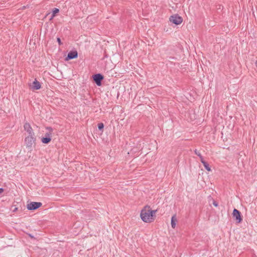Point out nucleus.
<instances>
[{"instance_id":"1","label":"nucleus","mask_w":257,"mask_h":257,"mask_svg":"<svg viewBox=\"0 0 257 257\" xmlns=\"http://www.w3.org/2000/svg\"><path fill=\"white\" fill-rule=\"evenodd\" d=\"M157 210H152L149 206H146L142 210L140 216L142 220L146 223H151L154 221Z\"/></svg>"},{"instance_id":"2","label":"nucleus","mask_w":257,"mask_h":257,"mask_svg":"<svg viewBox=\"0 0 257 257\" xmlns=\"http://www.w3.org/2000/svg\"><path fill=\"white\" fill-rule=\"evenodd\" d=\"M35 135H28L25 139V143L28 148H31L32 146L35 144L36 142Z\"/></svg>"},{"instance_id":"3","label":"nucleus","mask_w":257,"mask_h":257,"mask_svg":"<svg viewBox=\"0 0 257 257\" xmlns=\"http://www.w3.org/2000/svg\"><path fill=\"white\" fill-rule=\"evenodd\" d=\"M169 20L172 23L176 25H178L182 23L183 21V19L178 15H174L170 17V18H169Z\"/></svg>"},{"instance_id":"4","label":"nucleus","mask_w":257,"mask_h":257,"mask_svg":"<svg viewBox=\"0 0 257 257\" xmlns=\"http://www.w3.org/2000/svg\"><path fill=\"white\" fill-rule=\"evenodd\" d=\"M41 202H31L27 204V209L29 210H36L42 206Z\"/></svg>"},{"instance_id":"5","label":"nucleus","mask_w":257,"mask_h":257,"mask_svg":"<svg viewBox=\"0 0 257 257\" xmlns=\"http://www.w3.org/2000/svg\"><path fill=\"white\" fill-rule=\"evenodd\" d=\"M93 80L97 86L101 85V81L103 79L104 77L101 74H96L93 76Z\"/></svg>"},{"instance_id":"6","label":"nucleus","mask_w":257,"mask_h":257,"mask_svg":"<svg viewBox=\"0 0 257 257\" xmlns=\"http://www.w3.org/2000/svg\"><path fill=\"white\" fill-rule=\"evenodd\" d=\"M232 215L235 218L237 223H240L242 221L240 212L236 209H234L233 210Z\"/></svg>"},{"instance_id":"7","label":"nucleus","mask_w":257,"mask_h":257,"mask_svg":"<svg viewBox=\"0 0 257 257\" xmlns=\"http://www.w3.org/2000/svg\"><path fill=\"white\" fill-rule=\"evenodd\" d=\"M24 130L25 131H26L27 132V133L28 134V135H35V133L33 132V130L29 123H28V122L25 123V124L24 125Z\"/></svg>"},{"instance_id":"8","label":"nucleus","mask_w":257,"mask_h":257,"mask_svg":"<svg viewBox=\"0 0 257 257\" xmlns=\"http://www.w3.org/2000/svg\"><path fill=\"white\" fill-rule=\"evenodd\" d=\"M78 57V53L76 51H70L68 53L67 56L65 58L66 61L69 60L73 59L74 58H76Z\"/></svg>"},{"instance_id":"9","label":"nucleus","mask_w":257,"mask_h":257,"mask_svg":"<svg viewBox=\"0 0 257 257\" xmlns=\"http://www.w3.org/2000/svg\"><path fill=\"white\" fill-rule=\"evenodd\" d=\"M31 87L33 90H38L41 88V84L36 79H35L34 81L32 83V84L31 85Z\"/></svg>"},{"instance_id":"10","label":"nucleus","mask_w":257,"mask_h":257,"mask_svg":"<svg viewBox=\"0 0 257 257\" xmlns=\"http://www.w3.org/2000/svg\"><path fill=\"white\" fill-rule=\"evenodd\" d=\"M177 220L175 216H172L171 218V226L173 228H175L176 227V222Z\"/></svg>"},{"instance_id":"11","label":"nucleus","mask_w":257,"mask_h":257,"mask_svg":"<svg viewBox=\"0 0 257 257\" xmlns=\"http://www.w3.org/2000/svg\"><path fill=\"white\" fill-rule=\"evenodd\" d=\"M51 140V138L43 137L42 138V142L44 144H48Z\"/></svg>"},{"instance_id":"12","label":"nucleus","mask_w":257,"mask_h":257,"mask_svg":"<svg viewBox=\"0 0 257 257\" xmlns=\"http://www.w3.org/2000/svg\"><path fill=\"white\" fill-rule=\"evenodd\" d=\"M47 129L49 130V132L45 134V137L51 138V133L52 132V128L51 127H47Z\"/></svg>"},{"instance_id":"13","label":"nucleus","mask_w":257,"mask_h":257,"mask_svg":"<svg viewBox=\"0 0 257 257\" xmlns=\"http://www.w3.org/2000/svg\"><path fill=\"white\" fill-rule=\"evenodd\" d=\"M203 165L205 168L208 171H211V169L209 167V164L207 162H203Z\"/></svg>"},{"instance_id":"14","label":"nucleus","mask_w":257,"mask_h":257,"mask_svg":"<svg viewBox=\"0 0 257 257\" xmlns=\"http://www.w3.org/2000/svg\"><path fill=\"white\" fill-rule=\"evenodd\" d=\"M59 12V10L57 8H54L52 11V18L55 16V15Z\"/></svg>"},{"instance_id":"15","label":"nucleus","mask_w":257,"mask_h":257,"mask_svg":"<svg viewBox=\"0 0 257 257\" xmlns=\"http://www.w3.org/2000/svg\"><path fill=\"white\" fill-rule=\"evenodd\" d=\"M104 127V124L103 123H99L98 124V128L99 130H102Z\"/></svg>"},{"instance_id":"16","label":"nucleus","mask_w":257,"mask_h":257,"mask_svg":"<svg viewBox=\"0 0 257 257\" xmlns=\"http://www.w3.org/2000/svg\"><path fill=\"white\" fill-rule=\"evenodd\" d=\"M194 153L196 155H197L199 157H201L202 155L200 153L199 151H198L196 149L195 150Z\"/></svg>"},{"instance_id":"17","label":"nucleus","mask_w":257,"mask_h":257,"mask_svg":"<svg viewBox=\"0 0 257 257\" xmlns=\"http://www.w3.org/2000/svg\"><path fill=\"white\" fill-rule=\"evenodd\" d=\"M200 159V161L203 164V162H206V161H205L203 159V157L201 156V157H199Z\"/></svg>"},{"instance_id":"18","label":"nucleus","mask_w":257,"mask_h":257,"mask_svg":"<svg viewBox=\"0 0 257 257\" xmlns=\"http://www.w3.org/2000/svg\"><path fill=\"white\" fill-rule=\"evenodd\" d=\"M57 42H58V43H59V44L60 45L62 44V43H61V39H60V38H57Z\"/></svg>"},{"instance_id":"19","label":"nucleus","mask_w":257,"mask_h":257,"mask_svg":"<svg viewBox=\"0 0 257 257\" xmlns=\"http://www.w3.org/2000/svg\"><path fill=\"white\" fill-rule=\"evenodd\" d=\"M213 205H214V206H215V207L218 206V203H217L216 201H213Z\"/></svg>"},{"instance_id":"20","label":"nucleus","mask_w":257,"mask_h":257,"mask_svg":"<svg viewBox=\"0 0 257 257\" xmlns=\"http://www.w3.org/2000/svg\"><path fill=\"white\" fill-rule=\"evenodd\" d=\"M4 192V189L2 188H0V194Z\"/></svg>"},{"instance_id":"21","label":"nucleus","mask_w":257,"mask_h":257,"mask_svg":"<svg viewBox=\"0 0 257 257\" xmlns=\"http://www.w3.org/2000/svg\"><path fill=\"white\" fill-rule=\"evenodd\" d=\"M54 18H52V15L51 16L50 19V20H51L53 19Z\"/></svg>"}]
</instances>
